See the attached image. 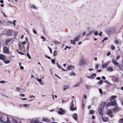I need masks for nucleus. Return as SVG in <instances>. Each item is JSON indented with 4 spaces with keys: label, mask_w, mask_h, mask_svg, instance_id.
Wrapping results in <instances>:
<instances>
[{
    "label": "nucleus",
    "mask_w": 123,
    "mask_h": 123,
    "mask_svg": "<svg viewBox=\"0 0 123 123\" xmlns=\"http://www.w3.org/2000/svg\"><path fill=\"white\" fill-rule=\"evenodd\" d=\"M71 44H73L74 45L75 44V42L74 40H71Z\"/></svg>",
    "instance_id": "41"
},
{
    "label": "nucleus",
    "mask_w": 123,
    "mask_h": 123,
    "mask_svg": "<svg viewBox=\"0 0 123 123\" xmlns=\"http://www.w3.org/2000/svg\"><path fill=\"white\" fill-rule=\"evenodd\" d=\"M27 56L29 58V59H31V57L29 55V53H28L27 54Z\"/></svg>",
    "instance_id": "47"
},
{
    "label": "nucleus",
    "mask_w": 123,
    "mask_h": 123,
    "mask_svg": "<svg viewBox=\"0 0 123 123\" xmlns=\"http://www.w3.org/2000/svg\"><path fill=\"white\" fill-rule=\"evenodd\" d=\"M105 105H106V108H107L108 105L105 104V102H102L101 105V106L102 108H104Z\"/></svg>",
    "instance_id": "11"
},
{
    "label": "nucleus",
    "mask_w": 123,
    "mask_h": 123,
    "mask_svg": "<svg viewBox=\"0 0 123 123\" xmlns=\"http://www.w3.org/2000/svg\"><path fill=\"white\" fill-rule=\"evenodd\" d=\"M43 121L46 122H49L50 121L47 118H43Z\"/></svg>",
    "instance_id": "17"
},
{
    "label": "nucleus",
    "mask_w": 123,
    "mask_h": 123,
    "mask_svg": "<svg viewBox=\"0 0 123 123\" xmlns=\"http://www.w3.org/2000/svg\"><path fill=\"white\" fill-rule=\"evenodd\" d=\"M7 120L6 122H5V123H10V120L8 118V117H7Z\"/></svg>",
    "instance_id": "40"
},
{
    "label": "nucleus",
    "mask_w": 123,
    "mask_h": 123,
    "mask_svg": "<svg viewBox=\"0 0 123 123\" xmlns=\"http://www.w3.org/2000/svg\"><path fill=\"white\" fill-rule=\"evenodd\" d=\"M102 79L104 80H105L106 79L105 77L104 76H102Z\"/></svg>",
    "instance_id": "63"
},
{
    "label": "nucleus",
    "mask_w": 123,
    "mask_h": 123,
    "mask_svg": "<svg viewBox=\"0 0 123 123\" xmlns=\"http://www.w3.org/2000/svg\"><path fill=\"white\" fill-rule=\"evenodd\" d=\"M108 105H117V103H116V101L115 100L111 102H109L108 103Z\"/></svg>",
    "instance_id": "3"
},
{
    "label": "nucleus",
    "mask_w": 123,
    "mask_h": 123,
    "mask_svg": "<svg viewBox=\"0 0 123 123\" xmlns=\"http://www.w3.org/2000/svg\"><path fill=\"white\" fill-rule=\"evenodd\" d=\"M79 40V39L77 37H75L74 40V42H76L77 41H78Z\"/></svg>",
    "instance_id": "36"
},
{
    "label": "nucleus",
    "mask_w": 123,
    "mask_h": 123,
    "mask_svg": "<svg viewBox=\"0 0 123 123\" xmlns=\"http://www.w3.org/2000/svg\"><path fill=\"white\" fill-rule=\"evenodd\" d=\"M65 111L62 108L60 109L58 111L59 114H63L65 113Z\"/></svg>",
    "instance_id": "6"
},
{
    "label": "nucleus",
    "mask_w": 123,
    "mask_h": 123,
    "mask_svg": "<svg viewBox=\"0 0 123 123\" xmlns=\"http://www.w3.org/2000/svg\"><path fill=\"white\" fill-rule=\"evenodd\" d=\"M0 121L3 123H5V120H4V118L2 117H0Z\"/></svg>",
    "instance_id": "16"
},
{
    "label": "nucleus",
    "mask_w": 123,
    "mask_h": 123,
    "mask_svg": "<svg viewBox=\"0 0 123 123\" xmlns=\"http://www.w3.org/2000/svg\"><path fill=\"white\" fill-rule=\"evenodd\" d=\"M86 62L82 58L80 59L79 64L80 65L82 66L83 65H86Z\"/></svg>",
    "instance_id": "2"
},
{
    "label": "nucleus",
    "mask_w": 123,
    "mask_h": 123,
    "mask_svg": "<svg viewBox=\"0 0 123 123\" xmlns=\"http://www.w3.org/2000/svg\"><path fill=\"white\" fill-rule=\"evenodd\" d=\"M102 119L103 120L104 122L107 121L109 120V118L108 117H106L104 118L102 117Z\"/></svg>",
    "instance_id": "22"
},
{
    "label": "nucleus",
    "mask_w": 123,
    "mask_h": 123,
    "mask_svg": "<svg viewBox=\"0 0 123 123\" xmlns=\"http://www.w3.org/2000/svg\"><path fill=\"white\" fill-rule=\"evenodd\" d=\"M73 101H72L71 102V106L70 107V109H71V110L73 111V110H76V106L75 107V108H74V105H73Z\"/></svg>",
    "instance_id": "7"
},
{
    "label": "nucleus",
    "mask_w": 123,
    "mask_h": 123,
    "mask_svg": "<svg viewBox=\"0 0 123 123\" xmlns=\"http://www.w3.org/2000/svg\"><path fill=\"white\" fill-rule=\"evenodd\" d=\"M93 32L95 36L97 35L98 34V32L96 31L93 30Z\"/></svg>",
    "instance_id": "35"
},
{
    "label": "nucleus",
    "mask_w": 123,
    "mask_h": 123,
    "mask_svg": "<svg viewBox=\"0 0 123 123\" xmlns=\"http://www.w3.org/2000/svg\"><path fill=\"white\" fill-rule=\"evenodd\" d=\"M60 68L61 69V70H63V71H67V70H65L64 69H63V68H61H61Z\"/></svg>",
    "instance_id": "52"
},
{
    "label": "nucleus",
    "mask_w": 123,
    "mask_h": 123,
    "mask_svg": "<svg viewBox=\"0 0 123 123\" xmlns=\"http://www.w3.org/2000/svg\"><path fill=\"white\" fill-rule=\"evenodd\" d=\"M29 105L28 104H25L23 105V106L25 107L28 106H29Z\"/></svg>",
    "instance_id": "49"
},
{
    "label": "nucleus",
    "mask_w": 123,
    "mask_h": 123,
    "mask_svg": "<svg viewBox=\"0 0 123 123\" xmlns=\"http://www.w3.org/2000/svg\"><path fill=\"white\" fill-rule=\"evenodd\" d=\"M16 22V21L15 20H14L13 24L14 25V26H16V24L15 23V22Z\"/></svg>",
    "instance_id": "62"
},
{
    "label": "nucleus",
    "mask_w": 123,
    "mask_h": 123,
    "mask_svg": "<svg viewBox=\"0 0 123 123\" xmlns=\"http://www.w3.org/2000/svg\"><path fill=\"white\" fill-rule=\"evenodd\" d=\"M6 56L2 54H0V60H4L6 59Z\"/></svg>",
    "instance_id": "9"
},
{
    "label": "nucleus",
    "mask_w": 123,
    "mask_h": 123,
    "mask_svg": "<svg viewBox=\"0 0 123 123\" xmlns=\"http://www.w3.org/2000/svg\"><path fill=\"white\" fill-rule=\"evenodd\" d=\"M120 109H119L117 107H116L115 108L113 109V111H117L119 110Z\"/></svg>",
    "instance_id": "23"
},
{
    "label": "nucleus",
    "mask_w": 123,
    "mask_h": 123,
    "mask_svg": "<svg viewBox=\"0 0 123 123\" xmlns=\"http://www.w3.org/2000/svg\"><path fill=\"white\" fill-rule=\"evenodd\" d=\"M3 50L4 53L7 54H9L10 51L7 47L6 46L4 47L3 48Z\"/></svg>",
    "instance_id": "1"
},
{
    "label": "nucleus",
    "mask_w": 123,
    "mask_h": 123,
    "mask_svg": "<svg viewBox=\"0 0 123 123\" xmlns=\"http://www.w3.org/2000/svg\"><path fill=\"white\" fill-rule=\"evenodd\" d=\"M37 81H38L40 83L41 85H42L44 84V83L43 82H42V80L41 79H39L38 78H37Z\"/></svg>",
    "instance_id": "14"
},
{
    "label": "nucleus",
    "mask_w": 123,
    "mask_h": 123,
    "mask_svg": "<svg viewBox=\"0 0 123 123\" xmlns=\"http://www.w3.org/2000/svg\"><path fill=\"white\" fill-rule=\"evenodd\" d=\"M114 43L117 44H118L119 43L118 40L117 39L115 40H114Z\"/></svg>",
    "instance_id": "29"
},
{
    "label": "nucleus",
    "mask_w": 123,
    "mask_h": 123,
    "mask_svg": "<svg viewBox=\"0 0 123 123\" xmlns=\"http://www.w3.org/2000/svg\"><path fill=\"white\" fill-rule=\"evenodd\" d=\"M116 98L117 96H112L111 97V98L110 99V100H112L113 99Z\"/></svg>",
    "instance_id": "27"
},
{
    "label": "nucleus",
    "mask_w": 123,
    "mask_h": 123,
    "mask_svg": "<svg viewBox=\"0 0 123 123\" xmlns=\"http://www.w3.org/2000/svg\"><path fill=\"white\" fill-rule=\"evenodd\" d=\"M69 88V86L66 84H64L63 87V90L64 91H65L66 90L68 89Z\"/></svg>",
    "instance_id": "4"
},
{
    "label": "nucleus",
    "mask_w": 123,
    "mask_h": 123,
    "mask_svg": "<svg viewBox=\"0 0 123 123\" xmlns=\"http://www.w3.org/2000/svg\"><path fill=\"white\" fill-rule=\"evenodd\" d=\"M57 51L55 50L54 52L53 53V55L54 56H55L57 55Z\"/></svg>",
    "instance_id": "30"
},
{
    "label": "nucleus",
    "mask_w": 123,
    "mask_h": 123,
    "mask_svg": "<svg viewBox=\"0 0 123 123\" xmlns=\"http://www.w3.org/2000/svg\"><path fill=\"white\" fill-rule=\"evenodd\" d=\"M6 64L9 63L10 62V61L9 60H5L3 61Z\"/></svg>",
    "instance_id": "25"
},
{
    "label": "nucleus",
    "mask_w": 123,
    "mask_h": 123,
    "mask_svg": "<svg viewBox=\"0 0 123 123\" xmlns=\"http://www.w3.org/2000/svg\"><path fill=\"white\" fill-rule=\"evenodd\" d=\"M87 88L88 89H90L91 88V86H87Z\"/></svg>",
    "instance_id": "60"
},
{
    "label": "nucleus",
    "mask_w": 123,
    "mask_h": 123,
    "mask_svg": "<svg viewBox=\"0 0 123 123\" xmlns=\"http://www.w3.org/2000/svg\"><path fill=\"white\" fill-rule=\"evenodd\" d=\"M12 39L11 38H7L6 39L5 41V45H8V43H9L12 40Z\"/></svg>",
    "instance_id": "8"
},
{
    "label": "nucleus",
    "mask_w": 123,
    "mask_h": 123,
    "mask_svg": "<svg viewBox=\"0 0 123 123\" xmlns=\"http://www.w3.org/2000/svg\"><path fill=\"white\" fill-rule=\"evenodd\" d=\"M112 63L115 66H117L118 65V63L117 62L116 60L114 59L112 60Z\"/></svg>",
    "instance_id": "12"
},
{
    "label": "nucleus",
    "mask_w": 123,
    "mask_h": 123,
    "mask_svg": "<svg viewBox=\"0 0 123 123\" xmlns=\"http://www.w3.org/2000/svg\"><path fill=\"white\" fill-rule=\"evenodd\" d=\"M41 38L42 39H43V42H44L46 41V38H45L44 37H43V36H41Z\"/></svg>",
    "instance_id": "38"
},
{
    "label": "nucleus",
    "mask_w": 123,
    "mask_h": 123,
    "mask_svg": "<svg viewBox=\"0 0 123 123\" xmlns=\"http://www.w3.org/2000/svg\"><path fill=\"white\" fill-rule=\"evenodd\" d=\"M107 68L109 71H113V69L111 67H107Z\"/></svg>",
    "instance_id": "24"
},
{
    "label": "nucleus",
    "mask_w": 123,
    "mask_h": 123,
    "mask_svg": "<svg viewBox=\"0 0 123 123\" xmlns=\"http://www.w3.org/2000/svg\"><path fill=\"white\" fill-rule=\"evenodd\" d=\"M118 66L119 67V68L120 70H122L123 69V67L122 65H119Z\"/></svg>",
    "instance_id": "32"
},
{
    "label": "nucleus",
    "mask_w": 123,
    "mask_h": 123,
    "mask_svg": "<svg viewBox=\"0 0 123 123\" xmlns=\"http://www.w3.org/2000/svg\"><path fill=\"white\" fill-rule=\"evenodd\" d=\"M75 75V74L74 72H72L70 74V75L71 76H74Z\"/></svg>",
    "instance_id": "31"
},
{
    "label": "nucleus",
    "mask_w": 123,
    "mask_h": 123,
    "mask_svg": "<svg viewBox=\"0 0 123 123\" xmlns=\"http://www.w3.org/2000/svg\"><path fill=\"white\" fill-rule=\"evenodd\" d=\"M120 57V55H118L116 57V59L117 60H118Z\"/></svg>",
    "instance_id": "54"
},
{
    "label": "nucleus",
    "mask_w": 123,
    "mask_h": 123,
    "mask_svg": "<svg viewBox=\"0 0 123 123\" xmlns=\"http://www.w3.org/2000/svg\"><path fill=\"white\" fill-rule=\"evenodd\" d=\"M98 112L100 115H102L103 114V112L102 108H100L98 110Z\"/></svg>",
    "instance_id": "15"
},
{
    "label": "nucleus",
    "mask_w": 123,
    "mask_h": 123,
    "mask_svg": "<svg viewBox=\"0 0 123 123\" xmlns=\"http://www.w3.org/2000/svg\"><path fill=\"white\" fill-rule=\"evenodd\" d=\"M0 82L1 83H5L6 82L5 81H4L3 80V81H0Z\"/></svg>",
    "instance_id": "55"
},
{
    "label": "nucleus",
    "mask_w": 123,
    "mask_h": 123,
    "mask_svg": "<svg viewBox=\"0 0 123 123\" xmlns=\"http://www.w3.org/2000/svg\"><path fill=\"white\" fill-rule=\"evenodd\" d=\"M103 82V80H101L99 81L98 82V84L99 85H100Z\"/></svg>",
    "instance_id": "33"
},
{
    "label": "nucleus",
    "mask_w": 123,
    "mask_h": 123,
    "mask_svg": "<svg viewBox=\"0 0 123 123\" xmlns=\"http://www.w3.org/2000/svg\"><path fill=\"white\" fill-rule=\"evenodd\" d=\"M12 33V31H8L7 32V35L8 36H9L11 35Z\"/></svg>",
    "instance_id": "20"
},
{
    "label": "nucleus",
    "mask_w": 123,
    "mask_h": 123,
    "mask_svg": "<svg viewBox=\"0 0 123 123\" xmlns=\"http://www.w3.org/2000/svg\"><path fill=\"white\" fill-rule=\"evenodd\" d=\"M38 119L37 118L32 119L31 122V123H38Z\"/></svg>",
    "instance_id": "10"
},
{
    "label": "nucleus",
    "mask_w": 123,
    "mask_h": 123,
    "mask_svg": "<svg viewBox=\"0 0 123 123\" xmlns=\"http://www.w3.org/2000/svg\"><path fill=\"white\" fill-rule=\"evenodd\" d=\"M73 118L75 120L77 119V115L76 113H74V114Z\"/></svg>",
    "instance_id": "18"
},
{
    "label": "nucleus",
    "mask_w": 123,
    "mask_h": 123,
    "mask_svg": "<svg viewBox=\"0 0 123 123\" xmlns=\"http://www.w3.org/2000/svg\"><path fill=\"white\" fill-rule=\"evenodd\" d=\"M99 66V64H97L95 66V68L96 69H97L98 68V67Z\"/></svg>",
    "instance_id": "51"
},
{
    "label": "nucleus",
    "mask_w": 123,
    "mask_h": 123,
    "mask_svg": "<svg viewBox=\"0 0 123 123\" xmlns=\"http://www.w3.org/2000/svg\"><path fill=\"white\" fill-rule=\"evenodd\" d=\"M20 68L21 69H24V67L22 66H20Z\"/></svg>",
    "instance_id": "61"
},
{
    "label": "nucleus",
    "mask_w": 123,
    "mask_h": 123,
    "mask_svg": "<svg viewBox=\"0 0 123 123\" xmlns=\"http://www.w3.org/2000/svg\"><path fill=\"white\" fill-rule=\"evenodd\" d=\"M107 66V65L106 64H103L102 66V68H106Z\"/></svg>",
    "instance_id": "39"
},
{
    "label": "nucleus",
    "mask_w": 123,
    "mask_h": 123,
    "mask_svg": "<svg viewBox=\"0 0 123 123\" xmlns=\"http://www.w3.org/2000/svg\"><path fill=\"white\" fill-rule=\"evenodd\" d=\"M99 92L101 94H102V90L101 89H99Z\"/></svg>",
    "instance_id": "53"
},
{
    "label": "nucleus",
    "mask_w": 123,
    "mask_h": 123,
    "mask_svg": "<svg viewBox=\"0 0 123 123\" xmlns=\"http://www.w3.org/2000/svg\"><path fill=\"white\" fill-rule=\"evenodd\" d=\"M49 49L50 50V53H52V50H51V49L49 47Z\"/></svg>",
    "instance_id": "59"
},
{
    "label": "nucleus",
    "mask_w": 123,
    "mask_h": 123,
    "mask_svg": "<svg viewBox=\"0 0 123 123\" xmlns=\"http://www.w3.org/2000/svg\"><path fill=\"white\" fill-rule=\"evenodd\" d=\"M51 61L53 64H55V60H54L53 59H52L51 60Z\"/></svg>",
    "instance_id": "43"
},
{
    "label": "nucleus",
    "mask_w": 123,
    "mask_h": 123,
    "mask_svg": "<svg viewBox=\"0 0 123 123\" xmlns=\"http://www.w3.org/2000/svg\"><path fill=\"white\" fill-rule=\"evenodd\" d=\"M115 49V46L113 45H112L111 46V49L112 50H114Z\"/></svg>",
    "instance_id": "44"
},
{
    "label": "nucleus",
    "mask_w": 123,
    "mask_h": 123,
    "mask_svg": "<svg viewBox=\"0 0 123 123\" xmlns=\"http://www.w3.org/2000/svg\"><path fill=\"white\" fill-rule=\"evenodd\" d=\"M105 83H106L108 84V86H111V84L107 80H105Z\"/></svg>",
    "instance_id": "28"
},
{
    "label": "nucleus",
    "mask_w": 123,
    "mask_h": 123,
    "mask_svg": "<svg viewBox=\"0 0 123 123\" xmlns=\"http://www.w3.org/2000/svg\"><path fill=\"white\" fill-rule=\"evenodd\" d=\"M82 81H81L78 82L76 84L74 85V87H76L80 86L82 83Z\"/></svg>",
    "instance_id": "13"
},
{
    "label": "nucleus",
    "mask_w": 123,
    "mask_h": 123,
    "mask_svg": "<svg viewBox=\"0 0 123 123\" xmlns=\"http://www.w3.org/2000/svg\"><path fill=\"white\" fill-rule=\"evenodd\" d=\"M96 75L95 74H92L91 76V78H94L95 76H96Z\"/></svg>",
    "instance_id": "34"
},
{
    "label": "nucleus",
    "mask_w": 123,
    "mask_h": 123,
    "mask_svg": "<svg viewBox=\"0 0 123 123\" xmlns=\"http://www.w3.org/2000/svg\"><path fill=\"white\" fill-rule=\"evenodd\" d=\"M18 34V32H16L14 33V36L15 37L17 36Z\"/></svg>",
    "instance_id": "48"
},
{
    "label": "nucleus",
    "mask_w": 123,
    "mask_h": 123,
    "mask_svg": "<svg viewBox=\"0 0 123 123\" xmlns=\"http://www.w3.org/2000/svg\"><path fill=\"white\" fill-rule=\"evenodd\" d=\"M111 55V53L110 52H108L107 54V56H108L109 55Z\"/></svg>",
    "instance_id": "64"
},
{
    "label": "nucleus",
    "mask_w": 123,
    "mask_h": 123,
    "mask_svg": "<svg viewBox=\"0 0 123 123\" xmlns=\"http://www.w3.org/2000/svg\"><path fill=\"white\" fill-rule=\"evenodd\" d=\"M108 114L109 116L111 117H112V113L111 111H109L108 112Z\"/></svg>",
    "instance_id": "21"
},
{
    "label": "nucleus",
    "mask_w": 123,
    "mask_h": 123,
    "mask_svg": "<svg viewBox=\"0 0 123 123\" xmlns=\"http://www.w3.org/2000/svg\"><path fill=\"white\" fill-rule=\"evenodd\" d=\"M67 68L68 70H72L74 69V67L72 65H69L67 67Z\"/></svg>",
    "instance_id": "5"
},
{
    "label": "nucleus",
    "mask_w": 123,
    "mask_h": 123,
    "mask_svg": "<svg viewBox=\"0 0 123 123\" xmlns=\"http://www.w3.org/2000/svg\"><path fill=\"white\" fill-rule=\"evenodd\" d=\"M107 37H105L104 40H102V42H103L105 40H107Z\"/></svg>",
    "instance_id": "58"
},
{
    "label": "nucleus",
    "mask_w": 123,
    "mask_h": 123,
    "mask_svg": "<svg viewBox=\"0 0 123 123\" xmlns=\"http://www.w3.org/2000/svg\"><path fill=\"white\" fill-rule=\"evenodd\" d=\"M57 65L59 68H61V66L58 63H57Z\"/></svg>",
    "instance_id": "50"
},
{
    "label": "nucleus",
    "mask_w": 123,
    "mask_h": 123,
    "mask_svg": "<svg viewBox=\"0 0 123 123\" xmlns=\"http://www.w3.org/2000/svg\"><path fill=\"white\" fill-rule=\"evenodd\" d=\"M119 122L120 123H123V117L119 120Z\"/></svg>",
    "instance_id": "42"
},
{
    "label": "nucleus",
    "mask_w": 123,
    "mask_h": 123,
    "mask_svg": "<svg viewBox=\"0 0 123 123\" xmlns=\"http://www.w3.org/2000/svg\"><path fill=\"white\" fill-rule=\"evenodd\" d=\"M20 96L24 97L25 96V94H20Z\"/></svg>",
    "instance_id": "56"
},
{
    "label": "nucleus",
    "mask_w": 123,
    "mask_h": 123,
    "mask_svg": "<svg viewBox=\"0 0 123 123\" xmlns=\"http://www.w3.org/2000/svg\"><path fill=\"white\" fill-rule=\"evenodd\" d=\"M112 30V29L111 28H109L107 30V32L108 34H109L111 32Z\"/></svg>",
    "instance_id": "19"
},
{
    "label": "nucleus",
    "mask_w": 123,
    "mask_h": 123,
    "mask_svg": "<svg viewBox=\"0 0 123 123\" xmlns=\"http://www.w3.org/2000/svg\"><path fill=\"white\" fill-rule=\"evenodd\" d=\"M54 43L56 45L57 44H60V42H59L58 41H57V42H54Z\"/></svg>",
    "instance_id": "46"
},
{
    "label": "nucleus",
    "mask_w": 123,
    "mask_h": 123,
    "mask_svg": "<svg viewBox=\"0 0 123 123\" xmlns=\"http://www.w3.org/2000/svg\"><path fill=\"white\" fill-rule=\"evenodd\" d=\"M13 123H18L17 121L13 118H11Z\"/></svg>",
    "instance_id": "26"
},
{
    "label": "nucleus",
    "mask_w": 123,
    "mask_h": 123,
    "mask_svg": "<svg viewBox=\"0 0 123 123\" xmlns=\"http://www.w3.org/2000/svg\"><path fill=\"white\" fill-rule=\"evenodd\" d=\"M31 7L32 8H34V9H37V8L36 6L34 5H32L31 6Z\"/></svg>",
    "instance_id": "37"
},
{
    "label": "nucleus",
    "mask_w": 123,
    "mask_h": 123,
    "mask_svg": "<svg viewBox=\"0 0 123 123\" xmlns=\"http://www.w3.org/2000/svg\"><path fill=\"white\" fill-rule=\"evenodd\" d=\"M20 89H19L18 87H17V88L16 90L17 91H20Z\"/></svg>",
    "instance_id": "57"
},
{
    "label": "nucleus",
    "mask_w": 123,
    "mask_h": 123,
    "mask_svg": "<svg viewBox=\"0 0 123 123\" xmlns=\"http://www.w3.org/2000/svg\"><path fill=\"white\" fill-rule=\"evenodd\" d=\"M90 113L92 114L94 113V111L93 110H91L90 111Z\"/></svg>",
    "instance_id": "45"
}]
</instances>
